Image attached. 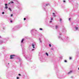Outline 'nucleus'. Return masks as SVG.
<instances>
[{"label":"nucleus","instance_id":"nucleus-1","mask_svg":"<svg viewBox=\"0 0 79 79\" xmlns=\"http://www.w3.org/2000/svg\"><path fill=\"white\" fill-rule=\"evenodd\" d=\"M15 55H11L10 56V59H14V56H15Z\"/></svg>","mask_w":79,"mask_h":79},{"label":"nucleus","instance_id":"nucleus-2","mask_svg":"<svg viewBox=\"0 0 79 79\" xmlns=\"http://www.w3.org/2000/svg\"><path fill=\"white\" fill-rule=\"evenodd\" d=\"M32 47H33V48H35V47H34V44H32Z\"/></svg>","mask_w":79,"mask_h":79},{"label":"nucleus","instance_id":"nucleus-3","mask_svg":"<svg viewBox=\"0 0 79 79\" xmlns=\"http://www.w3.org/2000/svg\"><path fill=\"white\" fill-rule=\"evenodd\" d=\"M72 73V71H71L69 72L68 73V74H70V73Z\"/></svg>","mask_w":79,"mask_h":79},{"label":"nucleus","instance_id":"nucleus-4","mask_svg":"<svg viewBox=\"0 0 79 79\" xmlns=\"http://www.w3.org/2000/svg\"><path fill=\"white\" fill-rule=\"evenodd\" d=\"M8 9L9 10H10V11H11V8H9Z\"/></svg>","mask_w":79,"mask_h":79},{"label":"nucleus","instance_id":"nucleus-5","mask_svg":"<svg viewBox=\"0 0 79 79\" xmlns=\"http://www.w3.org/2000/svg\"><path fill=\"white\" fill-rule=\"evenodd\" d=\"M46 54L47 55V56H48V53L46 52Z\"/></svg>","mask_w":79,"mask_h":79},{"label":"nucleus","instance_id":"nucleus-6","mask_svg":"<svg viewBox=\"0 0 79 79\" xmlns=\"http://www.w3.org/2000/svg\"><path fill=\"white\" fill-rule=\"evenodd\" d=\"M61 20H62L61 19H60V20H59V21H60V23H61Z\"/></svg>","mask_w":79,"mask_h":79},{"label":"nucleus","instance_id":"nucleus-7","mask_svg":"<svg viewBox=\"0 0 79 79\" xmlns=\"http://www.w3.org/2000/svg\"><path fill=\"white\" fill-rule=\"evenodd\" d=\"M2 43H3V41H0V44H2Z\"/></svg>","mask_w":79,"mask_h":79},{"label":"nucleus","instance_id":"nucleus-8","mask_svg":"<svg viewBox=\"0 0 79 79\" xmlns=\"http://www.w3.org/2000/svg\"><path fill=\"white\" fill-rule=\"evenodd\" d=\"M75 29H76V30H77V29H78V27H76L75 28Z\"/></svg>","mask_w":79,"mask_h":79},{"label":"nucleus","instance_id":"nucleus-9","mask_svg":"<svg viewBox=\"0 0 79 79\" xmlns=\"http://www.w3.org/2000/svg\"><path fill=\"white\" fill-rule=\"evenodd\" d=\"M5 8L6 9H7L8 8V6H6Z\"/></svg>","mask_w":79,"mask_h":79},{"label":"nucleus","instance_id":"nucleus-10","mask_svg":"<svg viewBox=\"0 0 79 79\" xmlns=\"http://www.w3.org/2000/svg\"><path fill=\"white\" fill-rule=\"evenodd\" d=\"M23 41H24V39H23L22 40V43H23Z\"/></svg>","mask_w":79,"mask_h":79},{"label":"nucleus","instance_id":"nucleus-11","mask_svg":"<svg viewBox=\"0 0 79 79\" xmlns=\"http://www.w3.org/2000/svg\"><path fill=\"white\" fill-rule=\"evenodd\" d=\"M69 60H71V59H72V58H71V57H69Z\"/></svg>","mask_w":79,"mask_h":79},{"label":"nucleus","instance_id":"nucleus-12","mask_svg":"<svg viewBox=\"0 0 79 79\" xmlns=\"http://www.w3.org/2000/svg\"><path fill=\"white\" fill-rule=\"evenodd\" d=\"M14 3L13 2H10V3Z\"/></svg>","mask_w":79,"mask_h":79},{"label":"nucleus","instance_id":"nucleus-13","mask_svg":"<svg viewBox=\"0 0 79 79\" xmlns=\"http://www.w3.org/2000/svg\"><path fill=\"white\" fill-rule=\"evenodd\" d=\"M48 5H49V4H46V6H48Z\"/></svg>","mask_w":79,"mask_h":79},{"label":"nucleus","instance_id":"nucleus-14","mask_svg":"<svg viewBox=\"0 0 79 79\" xmlns=\"http://www.w3.org/2000/svg\"><path fill=\"white\" fill-rule=\"evenodd\" d=\"M56 29H57V28H58V26H56Z\"/></svg>","mask_w":79,"mask_h":79},{"label":"nucleus","instance_id":"nucleus-15","mask_svg":"<svg viewBox=\"0 0 79 79\" xmlns=\"http://www.w3.org/2000/svg\"><path fill=\"white\" fill-rule=\"evenodd\" d=\"M40 31H42V28H40Z\"/></svg>","mask_w":79,"mask_h":79},{"label":"nucleus","instance_id":"nucleus-16","mask_svg":"<svg viewBox=\"0 0 79 79\" xmlns=\"http://www.w3.org/2000/svg\"><path fill=\"white\" fill-rule=\"evenodd\" d=\"M49 47H52V45H51V44H49Z\"/></svg>","mask_w":79,"mask_h":79},{"label":"nucleus","instance_id":"nucleus-17","mask_svg":"<svg viewBox=\"0 0 79 79\" xmlns=\"http://www.w3.org/2000/svg\"><path fill=\"white\" fill-rule=\"evenodd\" d=\"M26 18H24V20H26Z\"/></svg>","mask_w":79,"mask_h":79},{"label":"nucleus","instance_id":"nucleus-18","mask_svg":"<svg viewBox=\"0 0 79 79\" xmlns=\"http://www.w3.org/2000/svg\"><path fill=\"white\" fill-rule=\"evenodd\" d=\"M63 2H66V1H65V0H64V1H63Z\"/></svg>","mask_w":79,"mask_h":79},{"label":"nucleus","instance_id":"nucleus-19","mask_svg":"<svg viewBox=\"0 0 79 79\" xmlns=\"http://www.w3.org/2000/svg\"><path fill=\"white\" fill-rule=\"evenodd\" d=\"M5 6H6V5H7V4H5Z\"/></svg>","mask_w":79,"mask_h":79},{"label":"nucleus","instance_id":"nucleus-20","mask_svg":"<svg viewBox=\"0 0 79 79\" xmlns=\"http://www.w3.org/2000/svg\"><path fill=\"white\" fill-rule=\"evenodd\" d=\"M12 22H13V21L12 20H10V23H12Z\"/></svg>","mask_w":79,"mask_h":79},{"label":"nucleus","instance_id":"nucleus-21","mask_svg":"<svg viewBox=\"0 0 79 79\" xmlns=\"http://www.w3.org/2000/svg\"><path fill=\"white\" fill-rule=\"evenodd\" d=\"M64 62H67V61L66 60H64Z\"/></svg>","mask_w":79,"mask_h":79},{"label":"nucleus","instance_id":"nucleus-22","mask_svg":"<svg viewBox=\"0 0 79 79\" xmlns=\"http://www.w3.org/2000/svg\"><path fill=\"white\" fill-rule=\"evenodd\" d=\"M54 16L55 17V16H56V15L54 14Z\"/></svg>","mask_w":79,"mask_h":79},{"label":"nucleus","instance_id":"nucleus-23","mask_svg":"<svg viewBox=\"0 0 79 79\" xmlns=\"http://www.w3.org/2000/svg\"><path fill=\"white\" fill-rule=\"evenodd\" d=\"M51 20H53V18H51Z\"/></svg>","mask_w":79,"mask_h":79},{"label":"nucleus","instance_id":"nucleus-24","mask_svg":"<svg viewBox=\"0 0 79 79\" xmlns=\"http://www.w3.org/2000/svg\"><path fill=\"white\" fill-rule=\"evenodd\" d=\"M69 20H70V21L71 20V18L69 19Z\"/></svg>","mask_w":79,"mask_h":79},{"label":"nucleus","instance_id":"nucleus-25","mask_svg":"<svg viewBox=\"0 0 79 79\" xmlns=\"http://www.w3.org/2000/svg\"><path fill=\"white\" fill-rule=\"evenodd\" d=\"M11 17L13 16V15L12 14L11 15Z\"/></svg>","mask_w":79,"mask_h":79},{"label":"nucleus","instance_id":"nucleus-26","mask_svg":"<svg viewBox=\"0 0 79 79\" xmlns=\"http://www.w3.org/2000/svg\"><path fill=\"white\" fill-rule=\"evenodd\" d=\"M19 76H21V74H19Z\"/></svg>","mask_w":79,"mask_h":79},{"label":"nucleus","instance_id":"nucleus-27","mask_svg":"<svg viewBox=\"0 0 79 79\" xmlns=\"http://www.w3.org/2000/svg\"><path fill=\"white\" fill-rule=\"evenodd\" d=\"M52 14H53V15H55V13H52Z\"/></svg>","mask_w":79,"mask_h":79},{"label":"nucleus","instance_id":"nucleus-28","mask_svg":"<svg viewBox=\"0 0 79 79\" xmlns=\"http://www.w3.org/2000/svg\"><path fill=\"white\" fill-rule=\"evenodd\" d=\"M17 79H19V77H17Z\"/></svg>","mask_w":79,"mask_h":79},{"label":"nucleus","instance_id":"nucleus-29","mask_svg":"<svg viewBox=\"0 0 79 79\" xmlns=\"http://www.w3.org/2000/svg\"><path fill=\"white\" fill-rule=\"evenodd\" d=\"M2 14H4V12H3L2 13Z\"/></svg>","mask_w":79,"mask_h":79},{"label":"nucleus","instance_id":"nucleus-30","mask_svg":"<svg viewBox=\"0 0 79 79\" xmlns=\"http://www.w3.org/2000/svg\"><path fill=\"white\" fill-rule=\"evenodd\" d=\"M52 21H50V23H52Z\"/></svg>","mask_w":79,"mask_h":79},{"label":"nucleus","instance_id":"nucleus-31","mask_svg":"<svg viewBox=\"0 0 79 79\" xmlns=\"http://www.w3.org/2000/svg\"><path fill=\"white\" fill-rule=\"evenodd\" d=\"M10 2L9 3V4H10Z\"/></svg>","mask_w":79,"mask_h":79},{"label":"nucleus","instance_id":"nucleus-32","mask_svg":"<svg viewBox=\"0 0 79 79\" xmlns=\"http://www.w3.org/2000/svg\"><path fill=\"white\" fill-rule=\"evenodd\" d=\"M1 38V36H0V38Z\"/></svg>","mask_w":79,"mask_h":79},{"label":"nucleus","instance_id":"nucleus-33","mask_svg":"<svg viewBox=\"0 0 79 79\" xmlns=\"http://www.w3.org/2000/svg\"><path fill=\"white\" fill-rule=\"evenodd\" d=\"M32 50H34V49H32Z\"/></svg>","mask_w":79,"mask_h":79},{"label":"nucleus","instance_id":"nucleus-34","mask_svg":"<svg viewBox=\"0 0 79 79\" xmlns=\"http://www.w3.org/2000/svg\"><path fill=\"white\" fill-rule=\"evenodd\" d=\"M72 77V78H73V77Z\"/></svg>","mask_w":79,"mask_h":79},{"label":"nucleus","instance_id":"nucleus-35","mask_svg":"<svg viewBox=\"0 0 79 79\" xmlns=\"http://www.w3.org/2000/svg\"><path fill=\"white\" fill-rule=\"evenodd\" d=\"M78 70H79V68H78Z\"/></svg>","mask_w":79,"mask_h":79},{"label":"nucleus","instance_id":"nucleus-36","mask_svg":"<svg viewBox=\"0 0 79 79\" xmlns=\"http://www.w3.org/2000/svg\"><path fill=\"white\" fill-rule=\"evenodd\" d=\"M8 64H9V63H8Z\"/></svg>","mask_w":79,"mask_h":79}]
</instances>
